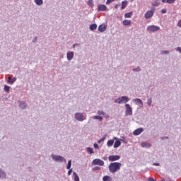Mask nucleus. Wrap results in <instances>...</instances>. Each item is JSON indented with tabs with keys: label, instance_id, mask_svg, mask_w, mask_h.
I'll return each mask as SVG.
<instances>
[{
	"label": "nucleus",
	"instance_id": "obj_13",
	"mask_svg": "<svg viewBox=\"0 0 181 181\" xmlns=\"http://www.w3.org/2000/svg\"><path fill=\"white\" fill-rule=\"evenodd\" d=\"M6 172H5V170H2V168H0V179L1 180H4L5 179H6Z\"/></svg>",
	"mask_w": 181,
	"mask_h": 181
},
{
	"label": "nucleus",
	"instance_id": "obj_48",
	"mask_svg": "<svg viewBox=\"0 0 181 181\" xmlns=\"http://www.w3.org/2000/svg\"><path fill=\"white\" fill-rule=\"evenodd\" d=\"M153 166H159V163H153Z\"/></svg>",
	"mask_w": 181,
	"mask_h": 181
},
{
	"label": "nucleus",
	"instance_id": "obj_22",
	"mask_svg": "<svg viewBox=\"0 0 181 181\" xmlns=\"http://www.w3.org/2000/svg\"><path fill=\"white\" fill-rule=\"evenodd\" d=\"M86 151L89 155H91L92 153H94V149L91 147H87L86 148Z\"/></svg>",
	"mask_w": 181,
	"mask_h": 181
},
{
	"label": "nucleus",
	"instance_id": "obj_32",
	"mask_svg": "<svg viewBox=\"0 0 181 181\" xmlns=\"http://www.w3.org/2000/svg\"><path fill=\"white\" fill-rule=\"evenodd\" d=\"M133 13L129 12L124 14V18H132Z\"/></svg>",
	"mask_w": 181,
	"mask_h": 181
},
{
	"label": "nucleus",
	"instance_id": "obj_51",
	"mask_svg": "<svg viewBox=\"0 0 181 181\" xmlns=\"http://www.w3.org/2000/svg\"><path fill=\"white\" fill-rule=\"evenodd\" d=\"M76 46H78V43H76L73 45V48L74 49V47H76Z\"/></svg>",
	"mask_w": 181,
	"mask_h": 181
},
{
	"label": "nucleus",
	"instance_id": "obj_9",
	"mask_svg": "<svg viewBox=\"0 0 181 181\" xmlns=\"http://www.w3.org/2000/svg\"><path fill=\"white\" fill-rule=\"evenodd\" d=\"M66 59L68 62H71L74 59V52L71 51H68L66 52Z\"/></svg>",
	"mask_w": 181,
	"mask_h": 181
},
{
	"label": "nucleus",
	"instance_id": "obj_52",
	"mask_svg": "<svg viewBox=\"0 0 181 181\" xmlns=\"http://www.w3.org/2000/svg\"><path fill=\"white\" fill-rule=\"evenodd\" d=\"M167 0H161V2H163V4H165Z\"/></svg>",
	"mask_w": 181,
	"mask_h": 181
},
{
	"label": "nucleus",
	"instance_id": "obj_16",
	"mask_svg": "<svg viewBox=\"0 0 181 181\" xmlns=\"http://www.w3.org/2000/svg\"><path fill=\"white\" fill-rule=\"evenodd\" d=\"M141 132H144V128H139L133 132V135L137 136L138 135H141Z\"/></svg>",
	"mask_w": 181,
	"mask_h": 181
},
{
	"label": "nucleus",
	"instance_id": "obj_14",
	"mask_svg": "<svg viewBox=\"0 0 181 181\" xmlns=\"http://www.w3.org/2000/svg\"><path fill=\"white\" fill-rule=\"evenodd\" d=\"M98 30L101 33H103V32H105V30H107V25L105 24H102L99 25Z\"/></svg>",
	"mask_w": 181,
	"mask_h": 181
},
{
	"label": "nucleus",
	"instance_id": "obj_54",
	"mask_svg": "<svg viewBox=\"0 0 181 181\" xmlns=\"http://www.w3.org/2000/svg\"><path fill=\"white\" fill-rule=\"evenodd\" d=\"M104 160H107V157L103 158Z\"/></svg>",
	"mask_w": 181,
	"mask_h": 181
},
{
	"label": "nucleus",
	"instance_id": "obj_29",
	"mask_svg": "<svg viewBox=\"0 0 181 181\" xmlns=\"http://www.w3.org/2000/svg\"><path fill=\"white\" fill-rule=\"evenodd\" d=\"M93 119H99V121H103V116H93Z\"/></svg>",
	"mask_w": 181,
	"mask_h": 181
},
{
	"label": "nucleus",
	"instance_id": "obj_8",
	"mask_svg": "<svg viewBox=\"0 0 181 181\" xmlns=\"http://www.w3.org/2000/svg\"><path fill=\"white\" fill-rule=\"evenodd\" d=\"M132 103H134V104H136V105H138L139 107H144V102L139 98L132 99Z\"/></svg>",
	"mask_w": 181,
	"mask_h": 181
},
{
	"label": "nucleus",
	"instance_id": "obj_3",
	"mask_svg": "<svg viewBox=\"0 0 181 181\" xmlns=\"http://www.w3.org/2000/svg\"><path fill=\"white\" fill-rule=\"evenodd\" d=\"M51 158L54 162H57L59 163H62V162H64L66 163V158L62 156L56 155L54 153L51 154Z\"/></svg>",
	"mask_w": 181,
	"mask_h": 181
},
{
	"label": "nucleus",
	"instance_id": "obj_18",
	"mask_svg": "<svg viewBox=\"0 0 181 181\" xmlns=\"http://www.w3.org/2000/svg\"><path fill=\"white\" fill-rule=\"evenodd\" d=\"M141 148H151V146H152V144L145 141V142H142L141 144Z\"/></svg>",
	"mask_w": 181,
	"mask_h": 181
},
{
	"label": "nucleus",
	"instance_id": "obj_39",
	"mask_svg": "<svg viewBox=\"0 0 181 181\" xmlns=\"http://www.w3.org/2000/svg\"><path fill=\"white\" fill-rule=\"evenodd\" d=\"M71 173H73V169L69 168V170L68 171V176H70L71 175Z\"/></svg>",
	"mask_w": 181,
	"mask_h": 181
},
{
	"label": "nucleus",
	"instance_id": "obj_42",
	"mask_svg": "<svg viewBox=\"0 0 181 181\" xmlns=\"http://www.w3.org/2000/svg\"><path fill=\"white\" fill-rule=\"evenodd\" d=\"M93 169V170H100V168L98 166H95Z\"/></svg>",
	"mask_w": 181,
	"mask_h": 181
},
{
	"label": "nucleus",
	"instance_id": "obj_26",
	"mask_svg": "<svg viewBox=\"0 0 181 181\" xmlns=\"http://www.w3.org/2000/svg\"><path fill=\"white\" fill-rule=\"evenodd\" d=\"M87 4L88 5V6H90V8H94V1L93 0H88L87 2Z\"/></svg>",
	"mask_w": 181,
	"mask_h": 181
},
{
	"label": "nucleus",
	"instance_id": "obj_46",
	"mask_svg": "<svg viewBox=\"0 0 181 181\" xmlns=\"http://www.w3.org/2000/svg\"><path fill=\"white\" fill-rule=\"evenodd\" d=\"M104 141V138H102L101 139L98 140V144H101Z\"/></svg>",
	"mask_w": 181,
	"mask_h": 181
},
{
	"label": "nucleus",
	"instance_id": "obj_4",
	"mask_svg": "<svg viewBox=\"0 0 181 181\" xmlns=\"http://www.w3.org/2000/svg\"><path fill=\"white\" fill-rule=\"evenodd\" d=\"M129 101L128 96H121L115 100V104H127Z\"/></svg>",
	"mask_w": 181,
	"mask_h": 181
},
{
	"label": "nucleus",
	"instance_id": "obj_49",
	"mask_svg": "<svg viewBox=\"0 0 181 181\" xmlns=\"http://www.w3.org/2000/svg\"><path fill=\"white\" fill-rule=\"evenodd\" d=\"M158 5H159V4H158V3H153V4H152V6H158Z\"/></svg>",
	"mask_w": 181,
	"mask_h": 181
},
{
	"label": "nucleus",
	"instance_id": "obj_15",
	"mask_svg": "<svg viewBox=\"0 0 181 181\" xmlns=\"http://www.w3.org/2000/svg\"><path fill=\"white\" fill-rule=\"evenodd\" d=\"M98 12H103L107 11V6L104 4H100L98 6Z\"/></svg>",
	"mask_w": 181,
	"mask_h": 181
},
{
	"label": "nucleus",
	"instance_id": "obj_17",
	"mask_svg": "<svg viewBox=\"0 0 181 181\" xmlns=\"http://www.w3.org/2000/svg\"><path fill=\"white\" fill-rule=\"evenodd\" d=\"M16 80H18V78L16 77H14L12 78V77L8 76L7 83L12 85V84H13V83H15V81H16Z\"/></svg>",
	"mask_w": 181,
	"mask_h": 181
},
{
	"label": "nucleus",
	"instance_id": "obj_38",
	"mask_svg": "<svg viewBox=\"0 0 181 181\" xmlns=\"http://www.w3.org/2000/svg\"><path fill=\"white\" fill-rule=\"evenodd\" d=\"M175 52H178V53L181 54V47H177L175 48Z\"/></svg>",
	"mask_w": 181,
	"mask_h": 181
},
{
	"label": "nucleus",
	"instance_id": "obj_1",
	"mask_svg": "<svg viewBox=\"0 0 181 181\" xmlns=\"http://www.w3.org/2000/svg\"><path fill=\"white\" fill-rule=\"evenodd\" d=\"M121 166H122L121 163L114 162L109 165L108 168L110 173H117L121 169Z\"/></svg>",
	"mask_w": 181,
	"mask_h": 181
},
{
	"label": "nucleus",
	"instance_id": "obj_37",
	"mask_svg": "<svg viewBox=\"0 0 181 181\" xmlns=\"http://www.w3.org/2000/svg\"><path fill=\"white\" fill-rule=\"evenodd\" d=\"M176 1V0H167L166 4H174Z\"/></svg>",
	"mask_w": 181,
	"mask_h": 181
},
{
	"label": "nucleus",
	"instance_id": "obj_20",
	"mask_svg": "<svg viewBox=\"0 0 181 181\" xmlns=\"http://www.w3.org/2000/svg\"><path fill=\"white\" fill-rule=\"evenodd\" d=\"M73 176H74V181H80V177H78V175H77V173L74 172L73 173Z\"/></svg>",
	"mask_w": 181,
	"mask_h": 181
},
{
	"label": "nucleus",
	"instance_id": "obj_5",
	"mask_svg": "<svg viewBox=\"0 0 181 181\" xmlns=\"http://www.w3.org/2000/svg\"><path fill=\"white\" fill-rule=\"evenodd\" d=\"M147 32H158V30H160V27L158 25H148L146 28Z\"/></svg>",
	"mask_w": 181,
	"mask_h": 181
},
{
	"label": "nucleus",
	"instance_id": "obj_53",
	"mask_svg": "<svg viewBox=\"0 0 181 181\" xmlns=\"http://www.w3.org/2000/svg\"><path fill=\"white\" fill-rule=\"evenodd\" d=\"M115 9H117L118 8V4H117L115 6Z\"/></svg>",
	"mask_w": 181,
	"mask_h": 181
},
{
	"label": "nucleus",
	"instance_id": "obj_44",
	"mask_svg": "<svg viewBox=\"0 0 181 181\" xmlns=\"http://www.w3.org/2000/svg\"><path fill=\"white\" fill-rule=\"evenodd\" d=\"M179 28H181V19L178 21L177 25Z\"/></svg>",
	"mask_w": 181,
	"mask_h": 181
},
{
	"label": "nucleus",
	"instance_id": "obj_55",
	"mask_svg": "<svg viewBox=\"0 0 181 181\" xmlns=\"http://www.w3.org/2000/svg\"><path fill=\"white\" fill-rule=\"evenodd\" d=\"M161 181H165V178H162Z\"/></svg>",
	"mask_w": 181,
	"mask_h": 181
},
{
	"label": "nucleus",
	"instance_id": "obj_24",
	"mask_svg": "<svg viewBox=\"0 0 181 181\" xmlns=\"http://www.w3.org/2000/svg\"><path fill=\"white\" fill-rule=\"evenodd\" d=\"M127 5H128V1H123L122 2V6H121V9H125V8H127Z\"/></svg>",
	"mask_w": 181,
	"mask_h": 181
},
{
	"label": "nucleus",
	"instance_id": "obj_23",
	"mask_svg": "<svg viewBox=\"0 0 181 181\" xmlns=\"http://www.w3.org/2000/svg\"><path fill=\"white\" fill-rule=\"evenodd\" d=\"M103 181H112V177H110V175H105L103 177Z\"/></svg>",
	"mask_w": 181,
	"mask_h": 181
},
{
	"label": "nucleus",
	"instance_id": "obj_19",
	"mask_svg": "<svg viewBox=\"0 0 181 181\" xmlns=\"http://www.w3.org/2000/svg\"><path fill=\"white\" fill-rule=\"evenodd\" d=\"M89 29H90V30H91L92 32L94 31V30H97V24H95V23L91 24V25L89 26Z\"/></svg>",
	"mask_w": 181,
	"mask_h": 181
},
{
	"label": "nucleus",
	"instance_id": "obj_45",
	"mask_svg": "<svg viewBox=\"0 0 181 181\" xmlns=\"http://www.w3.org/2000/svg\"><path fill=\"white\" fill-rule=\"evenodd\" d=\"M166 12H168V11L165 8L161 10V13H166Z\"/></svg>",
	"mask_w": 181,
	"mask_h": 181
},
{
	"label": "nucleus",
	"instance_id": "obj_25",
	"mask_svg": "<svg viewBox=\"0 0 181 181\" xmlns=\"http://www.w3.org/2000/svg\"><path fill=\"white\" fill-rule=\"evenodd\" d=\"M119 146H121V141L119 140H117L115 142L114 148H119Z\"/></svg>",
	"mask_w": 181,
	"mask_h": 181
},
{
	"label": "nucleus",
	"instance_id": "obj_21",
	"mask_svg": "<svg viewBox=\"0 0 181 181\" xmlns=\"http://www.w3.org/2000/svg\"><path fill=\"white\" fill-rule=\"evenodd\" d=\"M122 24L124 26H129V25H131V21L130 20H124V21H123Z\"/></svg>",
	"mask_w": 181,
	"mask_h": 181
},
{
	"label": "nucleus",
	"instance_id": "obj_31",
	"mask_svg": "<svg viewBox=\"0 0 181 181\" xmlns=\"http://www.w3.org/2000/svg\"><path fill=\"white\" fill-rule=\"evenodd\" d=\"M114 145V140H109L107 143V146L110 147Z\"/></svg>",
	"mask_w": 181,
	"mask_h": 181
},
{
	"label": "nucleus",
	"instance_id": "obj_47",
	"mask_svg": "<svg viewBox=\"0 0 181 181\" xmlns=\"http://www.w3.org/2000/svg\"><path fill=\"white\" fill-rule=\"evenodd\" d=\"M121 141H122V142L127 144V140H125V137H123V139Z\"/></svg>",
	"mask_w": 181,
	"mask_h": 181
},
{
	"label": "nucleus",
	"instance_id": "obj_57",
	"mask_svg": "<svg viewBox=\"0 0 181 181\" xmlns=\"http://www.w3.org/2000/svg\"><path fill=\"white\" fill-rule=\"evenodd\" d=\"M114 139H117V137H115Z\"/></svg>",
	"mask_w": 181,
	"mask_h": 181
},
{
	"label": "nucleus",
	"instance_id": "obj_7",
	"mask_svg": "<svg viewBox=\"0 0 181 181\" xmlns=\"http://www.w3.org/2000/svg\"><path fill=\"white\" fill-rule=\"evenodd\" d=\"M104 161L100 158H95L92 161V165L94 166L98 165V166H104Z\"/></svg>",
	"mask_w": 181,
	"mask_h": 181
},
{
	"label": "nucleus",
	"instance_id": "obj_50",
	"mask_svg": "<svg viewBox=\"0 0 181 181\" xmlns=\"http://www.w3.org/2000/svg\"><path fill=\"white\" fill-rule=\"evenodd\" d=\"M148 181H156V180L153 178H148Z\"/></svg>",
	"mask_w": 181,
	"mask_h": 181
},
{
	"label": "nucleus",
	"instance_id": "obj_58",
	"mask_svg": "<svg viewBox=\"0 0 181 181\" xmlns=\"http://www.w3.org/2000/svg\"><path fill=\"white\" fill-rule=\"evenodd\" d=\"M168 181H173V180H169Z\"/></svg>",
	"mask_w": 181,
	"mask_h": 181
},
{
	"label": "nucleus",
	"instance_id": "obj_33",
	"mask_svg": "<svg viewBox=\"0 0 181 181\" xmlns=\"http://www.w3.org/2000/svg\"><path fill=\"white\" fill-rule=\"evenodd\" d=\"M97 114H98V115H100V117H101V116L104 117V115H105V113L103 110H98L97 112Z\"/></svg>",
	"mask_w": 181,
	"mask_h": 181
},
{
	"label": "nucleus",
	"instance_id": "obj_6",
	"mask_svg": "<svg viewBox=\"0 0 181 181\" xmlns=\"http://www.w3.org/2000/svg\"><path fill=\"white\" fill-rule=\"evenodd\" d=\"M126 110H125V115H132V107H131V105L126 103L124 105Z\"/></svg>",
	"mask_w": 181,
	"mask_h": 181
},
{
	"label": "nucleus",
	"instance_id": "obj_11",
	"mask_svg": "<svg viewBox=\"0 0 181 181\" xmlns=\"http://www.w3.org/2000/svg\"><path fill=\"white\" fill-rule=\"evenodd\" d=\"M18 106L21 110H25V108H28V103L23 100H18Z\"/></svg>",
	"mask_w": 181,
	"mask_h": 181
},
{
	"label": "nucleus",
	"instance_id": "obj_35",
	"mask_svg": "<svg viewBox=\"0 0 181 181\" xmlns=\"http://www.w3.org/2000/svg\"><path fill=\"white\" fill-rule=\"evenodd\" d=\"M132 71H136V72H139V71H141V67H139V66H137L136 68H134L133 69H132Z\"/></svg>",
	"mask_w": 181,
	"mask_h": 181
},
{
	"label": "nucleus",
	"instance_id": "obj_40",
	"mask_svg": "<svg viewBox=\"0 0 181 181\" xmlns=\"http://www.w3.org/2000/svg\"><path fill=\"white\" fill-rule=\"evenodd\" d=\"M114 1L115 0H107L106 5H110V4H111V2H114Z\"/></svg>",
	"mask_w": 181,
	"mask_h": 181
},
{
	"label": "nucleus",
	"instance_id": "obj_30",
	"mask_svg": "<svg viewBox=\"0 0 181 181\" xmlns=\"http://www.w3.org/2000/svg\"><path fill=\"white\" fill-rule=\"evenodd\" d=\"M147 105H148V107L152 105V98H147Z\"/></svg>",
	"mask_w": 181,
	"mask_h": 181
},
{
	"label": "nucleus",
	"instance_id": "obj_12",
	"mask_svg": "<svg viewBox=\"0 0 181 181\" xmlns=\"http://www.w3.org/2000/svg\"><path fill=\"white\" fill-rule=\"evenodd\" d=\"M153 16V10H149L145 14H144V18L146 19H151Z\"/></svg>",
	"mask_w": 181,
	"mask_h": 181
},
{
	"label": "nucleus",
	"instance_id": "obj_27",
	"mask_svg": "<svg viewBox=\"0 0 181 181\" xmlns=\"http://www.w3.org/2000/svg\"><path fill=\"white\" fill-rule=\"evenodd\" d=\"M35 4L40 6V5H43V0H34Z\"/></svg>",
	"mask_w": 181,
	"mask_h": 181
},
{
	"label": "nucleus",
	"instance_id": "obj_28",
	"mask_svg": "<svg viewBox=\"0 0 181 181\" xmlns=\"http://www.w3.org/2000/svg\"><path fill=\"white\" fill-rule=\"evenodd\" d=\"M10 90H11V86H7V85H5V86H4V91H5L6 93H9Z\"/></svg>",
	"mask_w": 181,
	"mask_h": 181
},
{
	"label": "nucleus",
	"instance_id": "obj_10",
	"mask_svg": "<svg viewBox=\"0 0 181 181\" xmlns=\"http://www.w3.org/2000/svg\"><path fill=\"white\" fill-rule=\"evenodd\" d=\"M119 159H121V156L118 155H112L108 157V160H110V162H115V160H119Z\"/></svg>",
	"mask_w": 181,
	"mask_h": 181
},
{
	"label": "nucleus",
	"instance_id": "obj_2",
	"mask_svg": "<svg viewBox=\"0 0 181 181\" xmlns=\"http://www.w3.org/2000/svg\"><path fill=\"white\" fill-rule=\"evenodd\" d=\"M74 118L78 122H83L87 119V115L83 112H78L74 114Z\"/></svg>",
	"mask_w": 181,
	"mask_h": 181
},
{
	"label": "nucleus",
	"instance_id": "obj_36",
	"mask_svg": "<svg viewBox=\"0 0 181 181\" xmlns=\"http://www.w3.org/2000/svg\"><path fill=\"white\" fill-rule=\"evenodd\" d=\"M161 54H169V51L168 50H163L160 52Z\"/></svg>",
	"mask_w": 181,
	"mask_h": 181
},
{
	"label": "nucleus",
	"instance_id": "obj_41",
	"mask_svg": "<svg viewBox=\"0 0 181 181\" xmlns=\"http://www.w3.org/2000/svg\"><path fill=\"white\" fill-rule=\"evenodd\" d=\"M33 43H37V37H35L33 40Z\"/></svg>",
	"mask_w": 181,
	"mask_h": 181
},
{
	"label": "nucleus",
	"instance_id": "obj_56",
	"mask_svg": "<svg viewBox=\"0 0 181 181\" xmlns=\"http://www.w3.org/2000/svg\"><path fill=\"white\" fill-rule=\"evenodd\" d=\"M165 139H169V137H165Z\"/></svg>",
	"mask_w": 181,
	"mask_h": 181
},
{
	"label": "nucleus",
	"instance_id": "obj_34",
	"mask_svg": "<svg viewBox=\"0 0 181 181\" xmlns=\"http://www.w3.org/2000/svg\"><path fill=\"white\" fill-rule=\"evenodd\" d=\"M66 169H71V160L68 161V164L66 165Z\"/></svg>",
	"mask_w": 181,
	"mask_h": 181
},
{
	"label": "nucleus",
	"instance_id": "obj_43",
	"mask_svg": "<svg viewBox=\"0 0 181 181\" xmlns=\"http://www.w3.org/2000/svg\"><path fill=\"white\" fill-rule=\"evenodd\" d=\"M93 146H94L95 149H98V148H99L98 144H93Z\"/></svg>",
	"mask_w": 181,
	"mask_h": 181
}]
</instances>
